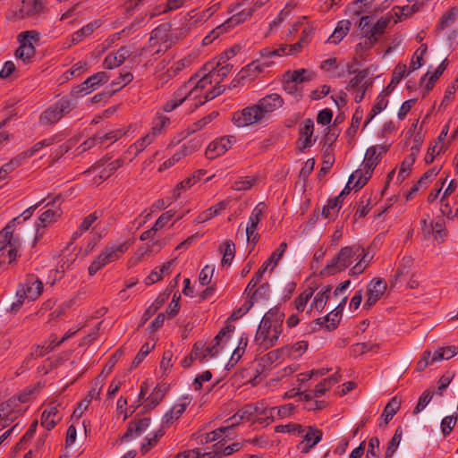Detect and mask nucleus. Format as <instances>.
<instances>
[{"label": "nucleus", "instance_id": "nucleus-23", "mask_svg": "<svg viewBox=\"0 0 458 458\" xmlns=\"http://www.w3.org/2000/svg\"><path fill=\"white\" fill-rule=\"evenodd\" d=\"M314 123L311 119L304 120L300 125V144L301 148H306L312 145Z\"/></svg>", "mask_w": 458, "mask_h": 458}, {"label": "nucleus", "instance_id": "nucleus-7", "mask_svg": "<svg viewBox=\"0 0 458 458\" xmlns=\"http://www.w3.org/2000/svg\"><path fill=\"white\" fill-rule=\"evenodd\" d=\"M37 390L36 387H28L23 390L17 397L13 396L0 405V426L3 428L7 426L8 420H13V415L17 409V402L26 403L30 402Z\"/></svg>", "mask_w": 458, "mask_h": 458}, {"label": "nucleus", "instance_id": "nucleus-24", "mask_svg": "<svg viewBox=\"0 0 458 458\" xmlns=\"http://www.w3.org/2000/svg\"><path fill=\"white\" fill-rule=\"evenodd\" d=\"M351 21L349 20H342L337 22V25L328 38L327 42L337 45L340 43L344 38L349 33L351 29Z\"/></svg>", "mask_w": 458, "mask_h": 458}, {"label": "nucleus", "instance_id": "nucleus-47", "mask_svg": "<svg viewBox=\"0 0 458 458\" xmlns=\"http://www.w3.org/2000/svg\"><path fill=\"white\" fill-rule=\"evenodd\" d=\"M372 194L371 193H364L360 199L359 205L355 211L354 216L356 217H364L369 211L370 210L372 205Z\"/></svg>", "mask_w": 458, "mask_h": 458}, {"label": "nucleus", "instance_id": "nucleus-34", "mask_svg": "<svg viewBox=\"0 0 458 458\" xmlns=\"http://www.w3.org/2000/svg\"><path fill=\"white\" fill-rule=\"evenodd\" d=\"M372 173L367 174V167L357 169L349 177V183H353L352 188L360 189L370 179Z\"/></svg>", "mask_w": 458, "mask_h": 458}, {"label": "nucleus", "instance_id": "nucleus-15", "mask_svg": "<svg viewBox=\"0 0 458 458\" xmlns=\"http://www.w3.org/2000/svg\"><path fill=\"white\" fill-rule=\"evenodd\" d=\"M386 290V283L380 278L372 279L368 284L367 300L365 309H370L384 294Z\"/></svg>", "mask_w": 458, "mask_h": 458}, {"label": "nucleus", "instance_id": "nucleus-31", "mask_svg": "<svg viewBox=\"0 0 458 458\" xmlns=\"http://www.w3.org/2000/svg\"><path fill=\"white\" fill-rule=\"evenodd\" d=\"M170 123L169 117L157 113L153 119L151 131H149L156 139L164 133Z\"/></svg>", "mask_w": 458, "mask_h": 458}, {"label": "nucleus", "instance_id": "nucleus-48", "mask_svg": "<svg viewBox=\"0 0 458 458\" xmlns=\"http://www.w3.org/2000/svg\"><path fill=\"white\" fill-rule=\"evenodd\" d=\"M314 289L312 287H308L305 289L299 296H297L293 301L294 308L299 311L302 312L308 303V301L311 299L314 294Z\"/></svg>", "mask_w": 458, "mask_h": 458}, {"label": "nucleus", "instance_id": "nucleus-62", "mask_svg": "<svg viewBox=\"0 0 458 458\" xmlns=\"http://www.w3.org/2000/svg\"><path fill=\"white\" fill-rule=\"evenodd\" d=\"M218 115V113L212 112L202 119L197 121L189 126L188 131L191 133L196 132L205 127L208 123H209L213 119H215Z\"/></svg>", "mask_w": 458, "mask_h": 458}, {"label": "nucleus", "instance_id": "nucleus-36", "mask_svg": "<svg viewBox=\"0 0 458 458\" xmlns=\"http://www.w3.org/2000/svg\"><path fill=\"white\" fill-rule=\"evenodd\" d=\"M429 233L433 234L436 241L439 242H444L447 236L445 220L442 218H438L437 221L431 222L430 230H428V234Z\"/></svg>", "mask_w": 458, "mask_h": 458}, {"label": "nucleus", "instance_id": "nucleus-16", "mask_svg": "<svg viewBox=\"0 0 458 458\" xmlns=\"http://www.w3.org/2000/svg\"><path fill=\"white\" fill-rule=\"evenodd\" d=\"M284 103V101L279 94L271 93L260 98L257 105L263 117L266 119L274 111L282 107Z\"/></svg>", "mask_w": 458, "mask_h": 458}, {"label": "nucleus", "instance_id": "nucleus-32", "mask_svg": "<svg viewBox=\"0 0 458 458\" xmlns=\"http://www.w3.org/2000/svg\"><path fill=\"white\" fill-rule=\"evenodd\" d=\"M216 449L213 452H209L203 454V458H220L222 456H228L233 454L234 452L239 451L242 447V443H233L230 445L224 447L220 450V447L215 445Z\"/></svg>", "mask_w": 458, "mask_h": 458}, {"label": "nucleus", "instance_id": "nucleus-6", "mask_svg": "<svg viewBox=\"0 0 458 458\" xmlns=\"http://www.w3.org/2000/svg\"><path fill=\"white\" fill-rule=\"evenodd\" d=\"M74 108L75 105L71 99L62 98L41 113L39 123L44 126L55 124Z\"/></svg>", "mask_w": 458, "mask_h": 458}, {"label": "nucleus", "instance_id": "nucleus-57", "mask_svg": "<svg viewBox=\"0 0 458 458\" xmlns=\"http://www.w3.org/2000/svg\"><path fill=\"white\" fill-rule=\"evenodd\" d=\"M433 392L430 390H425L419 398L418 403L413 410V414L416 415L422 411L427 405L431 402L433 398Z\"/></svg>", "mask_w": 458, "mask_h": 458}, {"label": "nucleus", "instance_id": "nucleus-1", "mask_svg": "<svg viewBox=\"0 0 458 458\" xmlns=\"http://www.w3.org/2000/svg\"><path fill=\"white\" fill-rule=\"evenodd\" d=\"M368 251L359 244L343 247L321 270L323 276H329L340 273L350 267L355 260L359 261L350 269L351 276H358L367 268L369 260L367 259Z\"/></svg>", "mask_w": 458, "mask_h": 458}, {"label": "nucleus", "instance_id": "nucleus-3", "mask_svg": "<svg viewBox=\"0 0 458 458\" xmlns=\"http://www.w3.org/2000/svg\"><path fill=\"white\" fill-rule=\"evenodd\" d=\"M132 242L126 241L119 244H108L91 262L89 267V274L95 275L105 266L118 260L131 247Z\"/></svg>", "mask_w": 458, "mask_h": 458}, {"label": "nucleus", "instance_id": "nucleus-49", "mask_svg": "<svg viewBox=\"0 0 458 458\" xmlns=\"http://www.w3.org/2000/svg\"><path fill=\"white\" fill-rule=\"evenodd\" d=\"M16 242L13 235V225L9 224L0 232V252Z\"/></svg>", "mask_w": 458, "mask_h": 458}, {"label": "nucleus", "instance_id": "nucleus-30", "mask_svg": "<svg viewBox=\"0 0 458 458\" xmlns=\"http://www.w3.org/2000/svg\"><path fill=\"white\" fill-rule=\"evenodd\" d=\"M322 436V430L312 427H309L308 431L304 435V440L306 441V445L302 452H310L311 448H313L318 443L321 441Z\"/></svg>", "mask_w": 458, "mask_h": 458}, {"label": "nucleus", "instance_id": "nucleus-45", "mask_svg": "<svg viewBox=\"0 0 458 458\" xmlns=\"http://www.w3.org/2000/svg\"><path fill=\"white\" fill-rule=\"evenodd\" d=\"M258 182L257 176H241L238 177L232 185L234 191H248L251 189Z\"/></svg>", "mask_w": 458, "mask_h": 458}, {"label": "nucleus", "instance_id": "nucleus-58", "mask_svg": "<svg viewBox=\"0 0 458 458\" xmlns=\"http://www.w3.org/2000/svg\"><path fill=\"white\" fill-rule=\"evenodd\" d=\"M411 4L402 7V14L405 17L419 12L428 0H407Z\"/></svg>", "mask_w": 458, "mask_h": 458}, {"label": "nucleus", "instance_id": "nucleus-42", "mask_svg": "<svg viewBox=\"0 0 458 458\" xmlns=\"http://www.w3.org/2000/svg\"><path fill=\"white\" fill-rule=\"evenodd\" d=\"M285 73L287 74L288 78H291L292 81L297 82L298 84L310 81L314 78V72L306 69L287 71Z\"/></svg>", "mask_w": 458, "mask_h": 458}, {"label": "nucleus", "instance_id": "nucleus-64", "mask_svg": "<svg viewBox=\"0 0 458 458\" xmlns=\"http://www.w3.org/2000/svg\"><path fill=\"white\" fill-rule=\"evenodd\" d=\"M191 402V398L189 396H182L180 398L179 402L171 408L172 413L175 415V418H180L182 416Z\"/></svg>", "mask_w": 458, "mask_h": 458}, {"label": "nucleus", "instance_id": "nucleus-59", "mask_svg": "<svg viewBox=\"0 0 458 458\" xmlns=\"http://www.w3.org/2000/svg\"><path fill=\"white\" fill-rule=\"evenodd\" d=\"M456 12L458 13V9L454 7L446 12L440 19L437 24V30H444L450 24H452L455 21Z\"/></svg>", "mask_w": 458, "mask_h": 458}, {"label": "nucleus", "instance_id": "nucleus-55", "mask_svg": "<svg viewBox=\"0 0 458 458\" xmlns=\"http://www.w3.org/2000/svg\"><path fill=\"white\" fill-rule=\"evenodd\" d=\"M427 52V46L421 45L413 54L411 64H410V71H415L421 67L424 64L423 57L424 55Z\"/></svg>", "mask_w": 458, "mask_h": 458}, {"label": "nucleus", "instance_id": "nucleus-25", "mask_svg": "<svg viewBox=\"0 0 458 458\" xmlns=\"http://www.w3.org/2000/svg\"><path fill=\"white\" fill-rule=\"evenodd\" d=\"M389 92L387 90L383 89L381 93L377 97L375 104L368 114L367 120L365 121L364 127L367 126L377 114L386 109L388 104V100L386 98Z\"/></svg>", "mask_w": 458, "mask_h": 458}, {"label": "nucleus", "instance_id": "nucleus-51", "mask_svg": "<svg viewBox=\"0 0 458 458\" xmlns=\"http://www.w3.org/2000/svg\"><path fill=\"white\" fill-rule=\"evenodd\" d=\"M389 23L388 19H380L378 20L369 30L365 33V36L369 38V40L376 41L377 35H380L385 31V29L387 27Z\"/></svg>", "mask_w": 458, "mask_h": 458}, {"label": "nucleus", "instance_id": "nucleus-2", "mask_svg": "<svg viewBox=\"0 0 458 458\" xmlns=\"http://www.w3.org/2000/svg\"><path fill=\"white\" fill-rule=\"evenodd\" d=\"M284 318V312L277 307L270 309L263 316L254 337L259 352H263L276 345L283 331Z\"/></svg>", "mask_w": 458, "mask_h": 458}, {"label": "nucleus", "instance_id": "nucleus-26", "mask_svg": "<svg viewBox=\"0 0 458 458\" xmlns=\"http://www.w3.org/2000/svg\"><path fill=\"white\" fill-rule=\"evenodd\" d=\"M199 144L198 141H189L187 144L182 145L170 158H168L173 165L177 164L185 157L191 155L199 149Z\"/></svg>", "mask_w": 458, "mask_h": 458}, {"label": "nucleus", "instance_id": "nucleus-37", "mask_svg": "<svg viewBox=\"0 0 458 458\" xmlns=\"http://www.w3.org/2000/svg\"><path fill=\"white\" fill-rule=\"evenodd\" d=\"M259 3H256L255 5L251 8L243 9L241 12L237 13L236 14L233 15L227 21L226 24L230 26H235L237 24L242 23L245 21L249 20L253 13L259 8Z\"/></svg>", "mask_w": 458, "mask_h": 458}, {"label": "nucleus", "instance_id": "nucleus-38", "mask_svg": "<svg viewBox=\"0 0 458 458\" xmlns=\"http://www.w3.org/2000/svg\"><path fill=\"white\" fill-rule=\"evenodd\" d=\"M275 54L274 48L265 47L261 49L260 55L263 58L262 64H259V61H255L249 65V68L253 71L262 72L264 67H268L270 65L268 60L276 56Z\"/></svg>", "mask_w": 458, "mask_h": 458}, {"label": "nucleus", "instance_id": "nucleus-46", "mask_svg": "<svg viewBox=\"0 0 458 458\" xmlns=\"http://www.w3.org/2000/svg\"><path fill=\"white\" fill-rule=\"evenodd\" d=\"M167 388L165 386H157L154 388L153 392L148 397V409L155 408L165 397Z\"/></svg>", "mask_w": 458, "mask_h": 458}, {"label": "nucleus", "instance_id": "nucleus-52", "mask_svg": "<svg viewBox=\"0 0 458 458\" xmlns=\"http://www.w3.org/2000/svg\"><path fill=\"white\" fill-rule=\"evenodd\" d=\"M403 437V428L401 427H398L395 429V432L390 440L386 452V458H392L395 451L397 450L400 442L402 440Z\"/></svg>", "mask_w": 458, "mask_h": 458}, {"label": "nucleus", "instance_id": "nucleus-53", "mask_svg": "<svg viewBox=\"0 0 458 458\" xmlns=\"http://www.w3.org/2000/svg\"><path fill=\"white\" fill-rule=\"evenodd\" d=\"M342 205V200H338L336 198L329 199L327 204L322 209V216L325 218H331L337 214Z\"/></svg>", "mask_w": 458, "mask_h": 458}, {"label": "nucleus", "instance_id": "nucleus-29", "mask_svg": "<svg viewBox=\"0 0 458 458\" xmlns=\"http://www.w3.org/2000/svg\"><path fill=\"white\" fill-rule=\"evenodd\" d=\"M219 252L223 255L221 260L222 267H228L232 264L235 256V245L231 240L225 241L220 247Z\"/></svg>", "mask_w": 458, "mask_h": 458}, {"label": "nucleus", "instance_id": "nucleus-5", "mask_svg": "<svg viewBox=\"0 0 458 458\" xmlns=\"http://www.w3.org/2000/svg\"><path fill=\"white\" fill-rule=\"evenodd\" d=\"M42 282L34 275L27 276L16 291L17 301L13 303V310L20 309L25 299L30 301L37 299L42 293Z\"/></svg>", "mask_w": 458, "mask_h": 458}, {"label": "nucleus", "instance_id": "nucleus-28", "mask_svg": "<svg viewBox=\"0 0 458 458\" xmlns=\"http://www.w3.org/2000/svg\"><path fill=\"white\" fill-rule=\"evenodd\" d=\"M331 290H332V286L327 285L324 289H322L320 292H318L315 295V297L310 304V310L308 312L311 311L313 309L321 312L323 310V309L325 308L327 301H328V299L330 297Z\"/></svg>", "mask_w": 458, "mask_h": 458}, {"label": "nucleus", "instance_id": "nucleus-14", "mask_svg": "<svg viewBox=\"0 0 458 458\" xmlns=\"http://www.w3.org/2000/svg\"><path fill=\"white\" fill-rule=\"evenodd\" d=\"M46 1L47 0H22L15 15L19 19L37 16L44 11Z\"/></svg>", "mask_w": 458, "mask_h": 458}, {"label": "nucleus", "instance_id": "nucleus-50", "mask_svg": "<svg viewBox=\"0 0 458 458\" xmlns=\"http://www.w3.org/2000/svg\"><path fill=\"white\" fill-rule=\"evenodd\" d=\"M98 216L96 212H93L89 214L88 216H86L81 223L78 230L73 233L72 239L75 240L78 237H80L82 233H84L86 231H88L90 228V226L98 220Z\"/></svg>", "mask_w": 458, "mask_h": 458}, {"label": "nucleus", "instance_id": "nucleus-21", "mask_svg": "<svg viewBox=\"0 0 458 458\" xmlns=\"http://www.w3.org/2000/svg\"><path fill=\"white\" fill-rule=\"evenodd\" d=\"M60 420L61 417L58 414L57 406L51 405L42 412L40 424L47 430H51Z\"/></svg>", "mask_w": 458, "mask_h": 458}, {"label": "nucleus", "instance_id": "nucleus-54", "mask_svg": "<svg viewBox=\"0 0 458 458\" xmlns=\"http://www.w3.org/2000/svg\"><path fill=\"white\" fill-rule=\"evenodd\" d=\"M197 182V178L195 174H192L191 176H189L188 178L184 179L181 182H179L175 189L173 191V197L174 199H177L181 197V193L183 191H187L191 186H193Z\"/></svg>", "mask_w": 458, "mask_h": 458}, {"label": "nucleus", "instance_id": "nucleus-4", "mask_svg": "<svg viewBox=\"0 0 458 458\" xmlns=\"http://www.w3.org/2000/svg\"><path fill=\"white\" fill-rule=\"evenodd\" d=\"M209 86H211L209 77L203 71H200L191 77L181 88L188 99L195 100V107H199L203 105L199 104V101L205 98V93L209 90Z\"/></svg>", "mask_w": 458, "mask_h": 458}, {"label": "nucleus", "instance_id": "nucleus-61", "mask_svg": "<svg viewBox=\"0 0 458 458\" xmlns=\"http://www.w3.org/2000/svg\"><path fill=\"white\" fill-rule=\"evenodd\" d=\"M269 296V284L264 283L254 290L249 296L254 302L259 300H267Z\"/></svg>", "mask_w": 458, "mask_h": 458}, {"label": "nucleus", "instance_id": "nucleus-27", "mask_svg": "<svg viewBox=\"0 0 458 458\" xmlns=\"http://www.w3.org/2000/svg\"><path fill=\"white\" fill-rule=\"evenodd\" d=\"M109 80V75L106 72H98L89 76L84 81V86L87 87L89 93L98 89L101 85L106 83Z\"/></svg>", "mask_w": 458, "mask_h": 458}, {"label": "nucleus", "instance_id": "nucleus-11", "mask_svg": "<svg viewBox=\"0 0 458 458\" xmlns=\"http://www.w3.org/2000/svg\"><path fill=\"white\" fill-rule=\"evenodd\" d=\"M217 352L215 346H205L202 342H197L193 344L191 353L182 360V366L189 368L195 360L202 363L208 358L214 357Z\"/></svg>", "mask_w": 458, "mask_h": 458}, {"label": "nucleus", "instance_id": "nucleus-8", "mask_svg": "<svg viewBox=\"0 0 458 458\" xmlns=\"http://www.w3.org/2000/svg\"><path fill=\"white\" fill-rule=\"evenodd\" d=\"M109 160L110 158L103 157L85 172L89 174H95L92 179L94 184H100L123 165V159L122 158H118L114 161Z\"/></svg>", "mask_w": 458, "mask_h": 458}, {"label": "nucleus", "instance_id": "nucleus-17", "mask_svg": "<svg viewBox=\"0 0 458 458\" xmlns=\"http://www.w3.org/2000/svg\"><path fill=\"white\" fill-rule=\"evenodd\" d=\"M170 47L167 44V25H161L152 30L149 38V48L154 53H159L162 50H166Z\"/></svg>", "mask_w": 458, "mask_h": 458}, {"label": "nucleus", "instance_id": "nucleus-44", "mask_svg": "<svg viewBox=\"0 0 458 458\" xmlns=\"http://www.w3.org/2000/svg\"><path fill=\"white\" fill-rule=\"evenodd\" d=\"M400 409V402L396 399V397L392 398L381 414V418L384 420V424L386 425L396 414L398 410Z\"/></svg>", "mask_w": 458, "mask_h": 458}, {"label": "nucleus", "instance_id": "nucleus-43", "mask_svg": "<svg viewBox=\"0 0 458 458\" xmlns=\"http://www.w3.org/2000/svg\"><path fill=\"white\" fill-rule=\"evenodd\" d=\"M407 71V66L404 64H398L391 78L390 82L388 83L387 87L385 89V90H387L389 93L394 89V88L398 85V83L402 81V79L404 77Z\"/></svg>", "mask_w": 458, "mask_h": 458}, {"label": "nucleus", "instance_id": "nucleus-56", "mask_svg": "<svg viewBox=\"0 0 458 458\" xmlns=\"http://www.w3.org/2000/svg\"><path fill=\"white\" fill-rule=\"evenodd\" d=\"M98 137L100 138L99 140H101V146H102L106 141L115 142L116 140L121 139L125 134V132L123 130L118 129V130L110 131L108 132L98 131Z\"/></svg>", "mask_w": 458, "mask_h": 458}, {"label": "nucleus", "instance_id": "nucleus-19", "mask_svg": "<svg viewBox=\"0 0 458 458\" xmlns=\"http://www.w3.org/2000/svg\"><path fill=\"white\" fill-rule=\"evenodd\" d=\"M232 69L233 65L230 64H223L220 61H213L206 64L202 71L211 80L212 77H220V79H225L231 72Z\"/></svg>", "mask_w": 458, "mask_h": 458}, {"label": "nucleus", "instance_id": "nucleus-10", "mask_svg": "<svg viewBox=\"0 0 458 458\" xmlns=\"http://www.w3.org/2000/svg\"><path fill=\"white\" fill-rule=\"evenodd\" d=\"M262 114L257 104L247 106L240 112L233 114V121L238 127L249 126L256 123H259L264 121Z\"/></svg>", "mask_w": 458, "mask_h": 458}, {"label": "nucleus", "instance_id": "nucleus-9", "mask_svg": "<svg viewBox=\"0 0 458 458\" xmlns=\"http://www.w3.org/2000/svg\"><path fill=\"white\" fill-rule=\"evenodd\" d=\"M17 40L20 47L15 52V56L27 62L35 55L36 49L33 42L39 40V33L36 30H26L18 35Z\"/></svg>", "mask_w": 458, "mask_h": 458}, {"label": "nucleus", "instance_id": "nucleus-41", "mask_svg": "<svg viewBox=\"0 0 458 458\" xmlns=\"http://www.w3.org/2000/svg\"><path fill=\"white\" fill-rule=\"evenodd\" d=\"M187 97L183 92L182 89L180 87L173 95L172 98L168 100L163 106V110L166 113L172 112L180 105H182L185 100H187Z\"/></svg>", "mask_w": 458, "mask_h": 458}, {"label": "nucleus", "instance_id": "nucleus-33", "mask_svg": "<svg viewBox=\"0 0 458 458\" xmlns=\"http://www.w3.org/2000/svg\"><path fill=\"white\" fill-rule=\"evenodd\" d=\"M99 27V22L98 21H92L75 31L71 36L72 44H77L82 41L85 38L89 37L93 33V31Z\"/></svg>", "mask_w": 458, "mask_h": 458}, {"label": "nucleus", "instance_id": "nucleus-20", "mask_svg": "<svg viewBox=\"0 0 458 458\" xmlns=\"http://www.w3.org/2000/svg\"><path fill=\"white\" fill-rule=\"evenodd\" d=\"M59 199L60 197L57 196L52 202H47V207L52 205V208L47 209L40 215V216L38 217V222L37 224L38 228L46 227L51 223L56 221L57 218L61 216V209L55 206V202L59 200Z\"/></svg>", "mask_w": 458, "mask_h": 458}, {"label": "nucleus", "instance_id": "nucleus-35", "mask_svg": "<svg viewBox=\"0 0 458 458\" xmlns=\"http://www.w3.org/2000/svg\"><path fill=\"white\" fill-rule=\"evenodd\" d=\"M258 407H253L252 405H246L240 409L232 418H230L227 421H232L231 423H235V425L239 424L242 420H251L253 419V415L255 412H258Z\"/></svg>", "mask_w": 458, "mask_h": 458}, {"label": "nucleus", "instance_id": "nucleus-13", "mask_svg": "<svg viewBox=\"0 0 458 458\" xmlns=\"http://www.w3.org/2000/svg\"><path fill=\"white\" fill-rule=\"evenodd\" d=\"M236 142L234 136L222 137L212 141L206 150V157L208 159H214L225 154Z\"/></svg>", "mask_w": 458, "mask_h": 458}, {"label": "nucleus", "instance_id": "nucleus-12", "mask_svg": "<svg viewBox=\"0 0 458 458\" xmlns=\"http://www.w3.org/2000/svg\"><path fill=\"white\" fill-rule=\"evenodd\" d=\"M265 205L263 203L258 204L252 210L246 226L247 241L254 247L259 239V234L257 232L258 225L259 224L263 216Z\"/></svg>", "mask_w": 458, "mask_h": 458}, {"label": "nucleus", "instance_id": "nucleus-18", "mask_svg": "<svg viewBox=\"0 0 458 458\" xmlns=\"http://www.w3.org/2000/svg\"><path fill=\"white\" fill-rule=\"evenodd\" d=\"M131 55V51L130 48L122 47L115 53H111L105 57L103 66L108 70L119 67Z\"/></svg>", "mask_w": 458, "mask_h": 458}, {"label": "nucleus", "instance_id": "nucleus-63", "mask_svg": "<svg viewBox=\"0 0 458 458\" xmlns=\"http://www.w3.org/2000/svg\"><path fill=\"white\" fill-rule=\"evenodd\" d=\"M457 415H450L443 418L441 421V431L445 437L448 436L457 422Z\"/></svg>", "mask_w": 458, "mask_h": 458}, {"label": "nucleus", "instance_id": "nucleus-39", "mask_svg": "<svg viewBox=\"0 0 458 458\" xmlns=\"http://www.w3.org/2000/svg\"><path fill=\"white\" fill-rule=\"evenodd\" d=\"M380 159V153H377V147H369L365 155V160L363 165L367 167V174L373 173V170L377 166Z\"/></svg>", "mask_w": 458, "mask_h": 458}, {"label": "nucleus", "instance_id": "nucleus-40", "mask_svg": "<svg viewBox=\"0 0 458 458\" xmlns=\"http://www.w3.org/2000/svg\"><path fill=\"white\" fill-rule=\"evenodd\" d=\"M101 387L102 386H100L98 388V390H97L96 388H93L89 392V395L79 403L77 408L73 411V413H72L73 417H76V418H81V415L84 412V411H86L88 409V407H89V403H91L92 399L99 397Z\"/></svg>", "mask_w": 458, "mask_h": 458}, {"label": "nucleus", "instance_id": "nucleus-22", "mask_svg": "<svg viewBox=\"0 0 458 458\" xmlns=\"http://www.w3.org/2000/svg\"><path fill=\"white\" fill-rule=\"evenodd\" d=\"M149 418H142L139 420L131 421L123 438L130 439L136 437H140L143 432L147 430V428L149 427Z\"/></svg>", "mask_w": 458, "mask_h": 458}, {"label": "nucleus", "instance_id": "nucleus-60", "mask_svg": "<svg viewBox=\"0 0 458 458\" xmlns=\"http://www.w3.org/2000/svg\"><path fill=\"white\" fill-rule=\"evenodd\" d=\"M164 432L162 429H158L157 431L152 432L149 436L145 438L146 443H143L141 445V452L143 454L147 453L150 448H152L158 441L159 437L163 436Z\"/></svg>", "mask_w": 458, "mask_h": 458}]
</instances>
